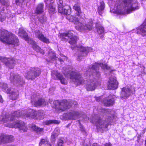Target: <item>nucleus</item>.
Segmentation results:
<instances>
[{
	"instance_id": "46",
	"label": "nucleus",
	"mask_w": 146,
	"mask_h": 146,
	"mask_svg": "<svg viewBox=\"0 0 146 146\" xmlns=\"http://www.w3.org/2000/svg\"><path fill=\"white\" fill-rule=\"evenodd\" d=\"M2 87L3 89L6 90V89L8 88L7 84L5 83H3L2 84Z\"/></svg>"
},
{
	"instance_id": "49",
	"label": "nucleus",
	"mask_w": 146,
	"mask_h": 146,
	"mask_svg": "<svg viewBox=\"0 0 146 146\" xmlns=\"http://www.w3.org/2000/svg\"><path fill=\"white\" fill-rule=\"evenodd\" d=\"M141 134L138 135L137 137V142L138 143L139 142L140 140L141 139Z\"/></svg>"
},
{
	"instance_id": "24",
	"label": "nucleus",
	"mask_w": 146,
	"mask_h": 146,
	"mask_svg": "<svg viewBox=\"0 0 146 146\" xmlns=\"http://www.w3.org/2000/svg\"><path fill=\"white\" fill-rule=\"evenodd\" d=\"M44 5L43 3H40L37 5L35 11V13L38 15L41 14L44 12Z\"/></svg>"
},
{
	"instance_id": "63",
	"label": "nucleus",
	"mask_w": 146,
	"mask_h": 146,
	"mask_svg": "<svg viewBox=\"0 0 146 146\" xmlns=\"http://www.w3.org/2000/svg\"><path fill=\"white\" fill-rule=\"evenodd\" d=\"M25 0H23V1H25Z\"/></svg>"
},
{
	"instance_id": "37",
	"label": "nucleus",
	"mask_w": 146,
	"mask_h": 146,
	"mask_svg": "<svg viewBox=\"0 0 146 146\" xmlns=\"http://www.w3.org/2000/svg\"><path fill=\"white\" fill-rule=\"evenodd\" d=\"M48 142L46 139H41L40 141L39 145V146H41L44 144H46Z\"/></svg>"
},
{
	"instance_id": "1",
	"label": "nucleus",
	"mask_w": 146,
	"mask_h": 146,
	"mask_svg": "<svg viewBox=\"0 0 146 146\" xmlns=\"http://www.w3.org/2000/svg\"><path fill=\"white\" fill-rule=\"evenodd\" d=\"M21 116L34 118L37 117V111L30 109L28 110H23L21 112L19 111H16L10 115L3 113L2 115H0V121L5 122L9 120L12 121L16 119V121L15 122L14 124L12 125L11 127L18 128L19 130H22L23 132H26L27 128L25 125L24 122L16 119V118Z\"/></svg>"
},
{
	"instance_id": "35",
	"label": "nucleus",
	"mask_w": 146,
	"mask_h": 146,
	"mask_svg": "<svg viewBox=\"0 0 146 146\" xmlns=\"http://www.w3.org/2000/svg\"><path fill=\"white\" fill-rule=\"evenodd\" d=\"M45 123L46 125H49L52 124H58V121L55 120H49L46 121Z\"/></svg>"
},
{
	"instance_id": "20",
	"label": "nucleus",
	"mask_w": 146,
	"mask_h": 146,
	"mask_svg": "<svg viewBox=\"0 0 146 146\" xmlns=\"http://www.w3.org/2000/svg\"><path fill=\"white\" fill-rule=\"evenodd\" d=\"M68 117L72 119H75L78 118L80 115V113L78 111H76L71 110L67 114Z\"/></svg>"
},
{
	"instance_id": "29",
	"label": "nucleus",
	"mask_w": 146,
	"mask_h": 146,
	"mask_svg": "<svg viewBox=\"0 0 146 146\" xmlns=\"http://www.w3.org/2000/svg\"><path fill=\"white\" fill-rule=\"evenodd\" d=\"M96 28L99 34H102L104 32V29L100 24L97 23L96 25Z\"/></svg>"
},
{
	"instance_id": "58",
	"label": "nucleus",
	"mask_w": 146,
	"mask_h": 146,
	"mask_svg": "<svg viewBox=\"0 0 146 146\" xmlns=\"http://www.w3.org/2000/svg\"><path fill=\"white\" fill-rule=\"evenodd\" d=\"M84 146H90V145L87 144L85 143L84 144Z\"/></svg>"
},
{
	"instance_id": "21",
	"label": "nucleus",
	"mask_w": 146,
	"mask_h": 146,
	"mask_svg": "<svg viewBox=\"0 0 146 146\" xmlns=\"http://www.w3.org/2000/svg\"><path fill=\"white\" fill-rule=\"evenodd\" d=\"M31 101L32 103L34 104V106L36 107L44 106L46 104V102L43 99H40L34 101L32 100Z\"/></svg>"
},
{
	"instance_id": "12",
	"label": "nucleus",
	"mask_w": 146,
	"mask_h": 146,
	"mask_svg": "<svg viewBox=\"0 0 146 146\" xmlns=\"http://www.w3.org/2000/svg\"><path fill=\"white\" fill-rule=\"evenodd\" d=\"M135 92L134 89H132L128 87L123 88L121 93V98L125 99L133 94Z\"/></svg>"
},
{
	"instance_id": "41",
	"label": "nucleus",
	"mask_w": 146,
	"mask_h": 146,
	"mask_svg": "<svg viewBox=\"0 0 146 146\" xmlns=\"http://www.w3.org/2000/svg\"><path fill=\"white\" fill-rule=\"evenodd\" d=\"M102 112L105 114H110L111 113V111L110 109H103L102 110Z\"/></svg>"
},
{
	"instance_id": "45",
	"label": "nucleus",
	"mask_w": 146,
	"mask_h": 146,
	"mask_svg": "<svg viewBox=\"0 0 146 146\" xmlns=\"http://www.w3.org/2000/svg\"><path fill=\"white\" fill-rule=\"evenodd\" d=\"M58 136H55V135L54 134H52V135L51 137V141L52 143H54L56 139V138Z\"/></svg>"
},
{
	"instance_id": "23",
	"label": "nucleus",
	"mask_w": 146,
	"mask_h": 146,
	"mask_svg": "<svg viewBox=\"0 0 146 146\" xmlns=\"http://www.w3.org/2000/svg\"><path fill=\"white\" fill-rule=\"evenodd\" d=\"M73 8L76 11V14L77 16L79 17V18L82 19L83 13L82 12L80 6L78 4H75Z\"/></svg>"
},
{
	"instance_id": "22",
	"label": "nucleus",
	"mask_w": 146,
	"mask_h": 146,
	"mask_svg": "<svg viewBox=\"0 0 146 146\" xmlns=\"http://www.w3.org/2000/svg\"><path fill=\"white\" fill-rule=\"evenodd\" d=\"M73 35L71 31H68L67 33H64L60 34V36L63 41H66Z\"/></svg>"
},
{
	"instance_id": "32",
	"label": "nucleus",
	"mask_w": 146,
	"mask_h": 146,
	"mask_svg": "<svg viewBox=\"0 0 146 146\" xmlns=\"http://www.w3.org/2000/svg\"><path fill=\"white\" fill-rule=\"evenodd\" d=\"M58 12L62 11V9L64 7L63 6V0H58L57 1Z\"/></svg>"
},
{
	"instance_id": "10",
	"label": "nucleus",
	"mask_w": 146,
	"mask_h": 146,
	"mask_svg": "<svg viewBox=\"0 0 146 146\" xmlns=\"http://www.w3.org/2000/svg\"><path fill=\"white\" fill-rule=\"evenodd\" d=\"M53 104L56 108L62 111L69 109L71 106V105L66 100H63L61 102L58 100H55L53 101Z\"/></svg>"
},
{
	"instance_id": "3",
	"label": "nucleus",
	"mask_w": 146,
	"mask_h": 146,
	"mask_svg": "<svg viewBox=\"0 0 146 146\" xmlns=\"http://www.w3.org/2000/svg\"><path fill=\"white\" fill-rule=\"evenodd\" d=\"M115 6L116 12L119 14H128L139 8L137 1L134 0H122V2Z\"/></svg>"
},
{
	"instance_id": "26",
	"label": "nucleus",
	"mask_w": 146,
	"mask_h": 146,
	"mask_svg": "<svg viewBox=\"0 0 146 146\" xmlns=\"http://www.w3.org/2000/svg\"><path fill=\"white\" fill-rule=\"evenodd\" d=\"M62 11L58 12L66 15H69L71 13V8L69 6H64V7L62 9Z\"/></svg>"
},
{
	"instance_id": "34",
	"label": "nucleus",
	"mask_w": 146,
	"mask_h": 146,
	"mask_svg": "<svg viewBox=\"0 0 146 146\" xmlns=\"http://www.w3.org/2000/svg\"><path fill=\"white\" fill-rule=\"evenodd\" d=\"M7 135L2 134L0 135V139L1 142L4 143H8Z\"/></svg>"
},
{
	"instance_id": "62",
	"label": "nucleus",
	"mask_w": 146,
	"mask_h": 146,
	"mask_svg": "<svg viewBox=\"0 0 146 146\" xmlns=\"http://www.w3.org/2000/svg\"><path fill=\"white\" fill-rule=\"evenodd\" d=\"M9 146H14L13 145H10Z\"/></svg>"
},
{
	"instance_id": "17",
	"label": "nucleus",
	"mask_w": 146,
	"mask_h": 146,
	"mask_svg": "<svg viewBox=\"0 0 146 146\" xmlns=\"http://www.w3.org/2000/svg\"><path fill=\"white\" fill-rule=\"evenodd\" d=\"M46 4V7L48 9V12L51 14H53L56 12L55 7L54 4L53 2L48 3L46 1H45Z\"/></svg>"
},
{
	"instance_id": "51",
	"label": "nucleus",
	"mask_w": 146,
	"mask_h": 146,
	"mask_svg": "<svg viewBox=\"0 0 146 146\" xmlns=\"http://www.w3.org/2000/svg\"><path fill=\"white\" fill-rule=\"evenodd\" d=\"M45 146H52L50 143L48 142L45 145Z\"/></svg>"
},
{
	"instance_id": "30",
	"label": "nucleus",
	"mask_w": 146,
	"mask_h": 146,
	"mask_svg": "<svg viewBox=\"0 0 146 146\" xmlns=\"http://www.w3.org/2000/svg\"><path fill=\"white\" fill-rule=\"evenodd\" d=\"M37 19L38 21L42 24H45L46 21V18L44 15L38 16Z\"/></svg>"
},
{
	"instance_id": "57",
	"label": "nucleus",
	"mask_w": 146,
	"mask_h": 146,
	"mask_svg": "<svg viewBox=\"0 0 146 146\" xmlns=\"http://www.w3.org/2000/svg\"><path fill=\"white\" fill-rule=\"evenodd\" d=\"M19 0H16L15 1V3L17 4L18 3H19Z\"/></svg>"
},
{
	"instance_id": "59",
	"label": "nucleus",
	"mask_w": 146,
	"mask_h": 146,
	"mask_svg": "<svg viewBox=\"0 0 146 146\" xmlns=\"http://www.w3.org/2000/svg\"><path fill=\"white\" fill-rule=\"evenodd\" d=\"M115 71V70H111L110 71V72L111 73V72H112L113 71Z\"/></svg>"
},
{
	"instance_id": "42",
	"label": "nucleus",
	"mask_w": 146,
	"mask_h": 146,
	"mask_svg": "<svg viewBox=\"0 0 146 146\" xmlns=\"http://www.w3.org/2000/svg\"><path fill=\"white\" fill-rule=\"evenodd\" d=\"M7 137L8 143L13 141L14 139L13 137L11 135H7Z\"/></svg>"
},
{
	"instance_id": "61",
	"label": "nucleus",
	"mask_w": 146,
	"mask_h": 146,
	"mask_svg": "<svg viewBox=\"0 0 146 146\" xmlns=\"http://www.w3.org/2000/svg\"><path fill=\"white\" fill-rule=\"evenodd\" d=\"M145 146H146V136L145 137Z\"/></svg>"
},
{
	"instance_id": "36",
	"label": "nucleus",
	"mask_w": 146,
	"mask_h": 146,
	"mask_svg": "<svg viewBox=\"0 0 146 146\" xmlns=\"http://www.w3.org/2000/svg\"><path fill=\"white\" fill-rule=\"evenodd\" d=\"M49 56L52 60H54V59L56 60H57V58L56 57L55 54L54 52L52 51L49 52Z\"/></svg>"
},
{
	"instance_id": "33",
	"label": "nucleus",
	"mask_w": 146,
	"mask_h": 146,
	"mask_svg": "<svg viewBox=\"0 0 146 146\" xmlns=\"http://www.w3.org/2000/svg\"><path fill=\"white\" fill-rule=\"evenodd\" d=\"M78 39V37L76 36H75L70 38L68 42L70 44L73 45L76 43Z\"/></svg>"
},
{
	"instance_id": "9",
	"label": "nucleus",
	"mask_w": 146,
	"mask_h": 146,
	"mask_svg": "<svg viewBox=\"0 0 146 146\" xmlns=\"http://www.w3.org/2000/svg\"><path fill=\"white\" fill-rule=\"evenodd\" d=\"M75 48L79 52L77 59L78 61H80L82 57L87 56L88 52L92 51L91 47H84L80 45L76 46Z\"/></svg>"
},
{
	"instance_id": "52",
	"label": "nucleus",
	"mask_w": 146,
	"mask_h": 146,
	"mask_svg": "<svg viewBox=\"0 0 146 146\" xmlns=\"http://www.w3.org/2000/svg\"><path fill=\"white\" fill-rule=\"evenodd\" d=\"M3 102L2 98L1 95H0V103H2Z\"/></svg>"
},
{
	"instance_id": "28",
	"label": "nucleus",
	"mask_w": 146,
	"mask_h": 146,
	"mask_svg": "<svg viewBox=\"0 0 146 146\" xmlns=\"http://www.w3.org/2000/svg\"><path fill=\"white\" fill-rule=\"evenodd\" d=\"M105 5L104 2L102 1L100 2V5L98 7V12L100 15H101L105 8Z\"/></svg>"
},
{
	"instance_id": "60",
	"label": "nucleus",
	"mask_w": 146,
	"mask_h": 146,
	"mask_svg": "<svg viewBox=\"0 0 146 146\" xmlns=\"http://www.w3.org/2000/svg\"><path fill=\"white\" fill-rule=\"evenodd\" d=\"M145 130H143V131H142V133L143 134H144V133H145Z\"/></svg>"
},
{
	"instance_id": "2",
	"label": "nucleus",
	"mask_w": 146,
	"mask_h": 146,
	"mask_svg": "<svg viewBox=\"0 0 146 146\" xmlns=\"http://www.w3.org/2000/svg\"><path fill=\"white\" fill-rule=\"evenodd\" d=\"M100 67L104 69L109 70L110 69L109 66L103 63H96L87 70L88 72H90L92 74L87 80L88 83L86 84V89L87 91L94 90L98 84V79L100 78V75L99 69Z\"/></svg>"
},
{
	"instance_id": "40",
	"label": "nucleus",
	"mask_w": 146,
	"mask_h": 146,
	"mask_svg": "<svg viewBox=\"0 0 146 146\" xmlns=\"http://www.w3.org/2000/svg\"><path fill=\"white\" fill-rule=\"evenodd\" d=\"M60 130L58 127H56L54 129V131L52 133L55 135V136H58L59 135Z\"/></svg>"
},
{
	"instance_id": "15",
	"label": "nucleus",
	"mask_w": 146,
	"mask_h": 146,
	"mask_svg": "<svg viewBox=\"0 0 146 146\" xmlns=\"http://www.w3.org/2000/svg\"><path fill=\"white\" fill-rule=\"evenodd\" d=\"M118 86V82L115 77H111L109 79L108 88L109 90H115Z\"/></svg>"
},
{
	"instance_id": "6",
	"label": "nucleus",
	"mask_w": 146,
	"mask_h": 146,
	"mask_svg": "<svg viewBox=\"0 0 146 146\" xmlns=\"http://www.w3.org/2000/svg\"><path fill=\"white\" fill-rule=\"evenodd\" d=\"M18 35L21 37H23L26 40L28 41V43L32 45L33 48L37 52H40L42 54H44L43 50L37 45L36 42L33 40L29 38L27 33L23 29H19Z\"/></svg>"
},
{
	"instance_id": "31",
	"label": "nucleus",
	"mask_w": 146,
	"mask_h": 146,
	"mask_svg": "<svg viewBox=\"0 0 146 146\" xmlns=\"http://www.w3.org/2000/svg\"><path fill=\"white\" fill-rule=\"evenodd\" d=\"M31 127L33 130L35 131L37 133H41L43 130V128H40L37 126H36L34 124H32L30 125Z\"/></svg>"
},
{
	"instance_id": "44",
	"label": "nucleus",
	"mask_w": 146,
	"mask_h": 146,
	"mask_svg": "<svg viewBox=\"0 0 146 146\" xmlns=\"http://www.w3.org/2000/svg\"><path fill=\"white\" fill-rule=\"evenodd\" d=\"M67 102H68L70 105V107L69 108H70L71 106H72V104L74 105V106L75 107H76L77 105V103L76 101H67Z\"/></svg>"
},
{
	"instance_id": "7",
	"label": "nucleus",
	"mask_w": 146,
	"mask_h": 146,
	"mask_svg": "<svg viewBox=\"0 0 146 146\" xmlns=\"http://www.w3.org/2000/svg\"><path fill=\"white\" fill-rule=\"evenodd\" d=\"M112 118L111 117L108 116L104 121V119L98 117L95 121L98 129L99 130L101 129L103 131H106L108 125L111 124L110 122L112 121Z\"/></svg>"
},
{
	"instance_id": "14",
	"label": "nucleus",
	"mask_w": 146,
	"mask_h": 146,
	"mask_svg": "<svg viewBox=\"0 0 146 146\" xmlns=\"http://www.w3.org/2000/svg\"><path fill=\"white\" fill-rule=\"evenodd\" d=\"M11 76V79L12 83L15 85H22L25 83V81L22 77L19 75L15 74L13 75L12 78Z\"/></svg>"
},
{
	"instance_id": "53",
	"label": "nucleus",
	"mask_w": 146,
	"mask_h": 146,
	"mask_svg": "<svg viewBox=\"0 0 146 146\" xmlns=\"http://www.w3.org/2000/svg\"><path fill=\"white\" fill-rule=\"evenodd\" d=\"M92 146H100L96 143H94L93 144Z\"/></svg>"
},
{
	"instance_id": "16",
	"label": "nucleus",
	"mask_w": 146,
	"mask_h": 146,
	"mask_svg": "<svg viewBox=\"0 0 146 146\" xmlns=\"http://www.w3.org/2000/svg\"><path fill=\"white\" fill-rule=\"evenodd\" d=\"M35 33L36 37L40 40L47 44L50 43L49 39L45 37L40 30H36L35 31Z\"/></svg>"
},
{
	"instance_id": "47",
	"label": "nucleus",
	"mask_w": 146,
	"mask_h": 146,
	"mask_svg": "<svg viewBox=\"0 0 146 146\" xmlns=\"http://www.w3.org/2000/svg\"><path fill=\"white\" fill-rule=\"evenodd\" d=\"M35 22H31L30 24V26L31 28H34L35 27Z\"/></svg>"
},
{
	"instance_id": "8",
	"label": "nucleus",
	"mask_w": 146,
	"mask_h": 146,
	"mask_svg": "<svg viewBox=\"0 0 146 146\" xmlns=\"http://www.w3.org/2000/svg\"><path fill=\"white\" fill-rule=\"evenodd\" d=\"M40 69L38 68H31L28 72L25 73L24 76L28 80H33L41 74Z\"/></svg>"
},
{
	"instance_id": "54",
	"label": "nucleus",
	"mask_w": 146,
	"mask_h": 146,
	"mask_svg": "<svg viewBox=\"0 0 146 146\" xmlns=\"http://www.w3.org/2000/svg\"><path fill=\"white\" fill-rule=\"evenodd\" d=\"M46 1L48 3H50V2H52V0H45V1Z\"/></svg>"
},
{
	"instance_id": "13",
	"label": "nucleus",
	"mask_w": 146,
	"mask_h": 146,
	"mask_svg": "<svg viewBox=\"0 0 146 146\" xmlns=\"http://www.w3.org/2000/svg\"><path fill=\"white\" fill-rule=\"evenodd\" d=\"M0 59L9 68L11 69L13 68L15 65V61L13 58L1 57Z\"/></svg>"
},
{
	"instance_id": "56",
	"label": "nucleus",
	"mask_w": 146,
	"mask_h": 146,
	"mask_svg": "<svg viewBox=\"0 0 146 146\" xmlns=\"http://www.w3.org/2000/svg\"><path fill=\"white\" fill-rule=\"evenodd\" d=\"M57 58L58 59V60H59L60 61V62H61L63 61V60L61 58H57Z\"/></svg>"
},
{
	"instance_id": "4",
	"label": "nucleus",
	"mask_w": 146,
	"mask_h": 146,
	"mask_svg": "<svg viewBox=\"0 0 146 146\" xmlns=\"http://www.w3.org/2000/svg\"><path fill=\"white\" fill-rule=\"evenodd\" d=\"M0 40L3 42L9 44L17 46L19 44L17 37L6 30H0Z\"/></svg>"
},
{
	"instance_id": "18",
	"label": "nucleus",
	"mask_w": 146,
	"mask_h": 146,
	"mask_svg": "<svg viewBox=\"0 0 146 146\" xmlns=\"http://www.w3.org/2000/svg\"><path fill=\"white\" fill-rule=\"evenodd\" d=\"M137 34L141 35L143 36H146V22H144L137 30Z\"/></svg>"
},
{
	"instance_id": "48",
	"label": "nucleus",
	"mask_w": 146,
	"mask_h": 146,
	"mask_svg": "<svg viewBox=\"0 0 146 146\" xmlns=\"http://www.w3.org/2000/svg\"><path fill=\"white\" fill-rule=\"evenodd\" d=\"M80 130L81 131H82V132H84L85 129H84V127H83V126L82 125H81L80 123Z\"/></svg>"
},
{
	"instance_id": "39",
	"label": "nucleus",
	"mask_w": 146,
	"mask_h": 146,
	"mask_svg": "<svg viewBox=\"0 0 146 146\" xmlns=\"http://www.w3.org/2000/svg\"><path fill=\"white\" fill-rule=\"evenodd\" d=\"M63 140L61 139H59L57 141V145L58 146H63L64 144Z\"/></svg>"
},
{
	"instance_id": "43",
	"label": "nucleus",
	"mask_w": 146,
	"mask_h": 146,
	"mask_svg": "<svg viewBox=\"0 0 146 146\" xmlns=\"http://www.w3.org/2000/svg\"><path fill=\"white\" fill-rule=\"evenodd\" d=\"M0 2L4 5L8 6L9 5L8 0H0Z\"/></svg>"
},
{
	"instance_id": "38",
	"label": "nucleus",
	"mask_w": 146,
	"mask_h": 146,
	"mask_svg": "<svg viewBox=\"0 0 146 146\" xmlns=\"http://www.w3.org/2000/svg\"><path fill=\"white\" fill-rule=\"evenodd\" d=\"M44 115V111L43 110H40L37 111V117H40L41 118H44L43 116Z\"/></svg>"
},
{
	"instance_id": "50",
	"label": "nucleus",
	"mask_w": 146,
	"mask_h": 146,
	"mask_svg": "<svg viewBox=\"0 0 146 146\" xmlns=\"http://www.w3.org/2000/svg\"><path fill=\"white\" fill-rule=\"evenodd\" d=\"M96 100L97 102H102V100L101 99L100 97H98L96 98Z\"/></svg>"
},
{
	"instance_id": "25",
	"label": "nucleus",
	"mask_w": 146,
	"mask_h": 146,
	"mask_svg": "<svg viewBox=\"0 0 146 146\" xmlns=\"http://www.w3.org/2000/svg\"><path fill=\"white\" fill-rule=\"evenodd\" d=\"M55 76L58 79L60 80L61 83L64 84H66L67 83L66 80L64 78L63 76L60 73L56 72L55 74Z\"/></svg>"
},
{
	"instance_id": "11",
	"label": "nucleus",
	"mask_w": 146,
	"mask_h": 146,
	"mask_svg": "<svg viewBox=\"0 0 146 146\" xmlns=\"http://www.w3.org/2000/svg\"><path fill=\"white\" fill-rule=\"evenodd\" d=\"M70 78L74 80L77 82V84H82L84 83V80L82 77L81 74L78 72L72 71L70 73Z\"/></svg>"
},
{
	"instance_id": "55",
	"label": "nucleus",
	"mask_w": 146,
	"mask_h": 146,
	"mask_svg": "<svg viewBox=\"0 0 146 146\" xmlns=\"http://www.w3.org/2000/svg\"><path fill=\"white\" fill-rule=\"evenodd\" d=\"M104 146H111V145L110 143H106L104 145Z\"/></svg>"
},
{
	"instance_id": "27",
	"label": "nucleus",
	"mask_w": 146,
	"mask_h": 146,
	"mask_svg": "<svg viewBox=\"0 0 146 146\" xmlns=\"http://www.w3.org/2000/svg\"><path fill=\"white\" fill-rule=\"evenodd\" d=\"M11 90L10 88H8L6 92L8 93L11 94L13 96L15 97V98H13L12 100H15L18 95L17 91L16 90Z\"/></svg>"
},
{
	"instance_id": "19",
	"label": "nucleus",
	"mask_w": 146,
	"mask_h": 146,
	"mask_svg": "<svg viewBox=\"0 0 146 146\" xmlns=\"http://www.w3.org/2000/svg\"><path fill=\"white\" fill-rule=\"evenodd\" d=\"M104 105L106 106H110L113 105L114 102V99L111 95L105 98L103 101Z\"/></svg>"
},
{
	"instance_id": "5",
	"label": "nucleus",
	"mask_w": 146,
	"mask_h": 146,
	"mask_svg": "<svg viewBox=\"0 0 146 146\" xmlns=\"http://www.w3.org/2000/svg\"><path fill=\"white\" fill-rule=\"evenodd\" d=\"M69 18V20L70 22H73L74 24L77 25L80 23V24L76 27V28L77 30L81 32H85L88 31L92 29V22L91 21L88 23L85 24V25L81 23V21L80 18L76 17V16H71Z\"/></svg>"
}]
</instances>
